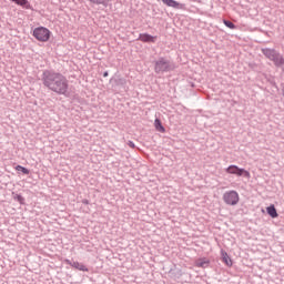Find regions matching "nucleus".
Returning <instances> with one entry per match:
<instances>
[{
  "instance_id": "1",
  "label": "nucleus",
  "mask_w": 284,
  "mask_h": 284,
  "mask_svg": "<svg viewBox=\"0 0 284 284\" xmlns=\"http://www.w3.org/2000/svg\"><path fill=\"white\" fill-rule=\"evenodd\" d=\"M43 84L45 88H49L52 92L57 94H67L68 93V79L61 73H54L47 71L43 77Z\"/></svg>"
},
{
  "instance_id": "2",
  "label": "nucleus",
  "mask_w": 284,
  "mask_h": 284,
  "mask_svg": "<svg viewBox=\"0 0 284 284\" xmlns=\"http://www.w3.org/2000/svg\"><path fill=\"white\" fill-rule=\"evenodd\" d=\"M32 37H34L37 41H40V43H48L50 37H52V32L45 27H38L33 29Z\"/></svg>"
},
{
  "instance_id": "3",
  "label": "nucleus",
  "mask_w": 284,
  "mask_h": 284,
  "mask_svg": "<svg viewBox=\"0 0 284 284\" xmlns=\"http://www.w3.org/2000/svg\"><path fill=\"white\" fill-rule=\"evenodd\" d=\"M223 201L226 205H239V201H241V196L239 195V192L232 190V191H226L223 194Z\"/></svg>"
},
{
  "instance_id": "4",
  "label": "nucleus",
  "mask_w": 284,
  "mask_h": 284,
  "mask_svg": "<svg viewBox=\"0 0 284 284\" xmlns=\"http://www.w3.org/2000/svg\"><path fill=\"white\" fill-rule=\"evenodd\" d=\"M262 52L265 55V58L270 59V61H273L275 63V65L284 64V59L275 50L263 49Z\"/></svg>"
},
{
  "instance_id": "5",
  "label": "nucleus",
  "mask_w": 284,
  "mask_h": 284,
  "mask_svg": "<svg viewBox=\"0 0 284 284\" xmlns=\"http://www.w3.org/2000/svg\"><path fill=\"white\" fill-rule=\"evenodd\" d=\"M170 70H172V65L170 64V61L165 60L164 58H160L158 61H155L154 72L156 74H161L163 72H170Z\"/></svg>"
},
{
  "instance_id": "6",
  "label": "nucleus",
  "mask_w": 284,
  "mask_h": 284,
  "mask_svg": "<svg viewBox=\"0 0 284 284\" xmlns=\"http://www.w3.org/2000/svg\"><path fill=\"white\" fill-rule=\"evenodd\" d=\"M226 174H234L235 176H245V179H250L252 175L250 171L245 169H241L237 165H230L225 169Z\"/></svg>"
},
{
  "instance_id": "7",
  "label": "nucleus",
  "mask_w": 284,
  "mask_h": 284,
  "mask_svg": "<svg viewBox=\"0 0 284 284\" xmlns=\"http://www.w3.org/2000/svg\"><path fill=\"white\" fill-rule=\"evenodd\" d=\"M162 3L168 6V8H174L175 10H183V8H185L184 4L176 2V0H162Z\"/></svg>"
},
{
  "instance_id": "8",
  "label": "nucleus",
  "mask_w": 284,
  "mask_h": 284,
  "mask_svg": "<svg viewBox=\"0 0 284 284\" xmlns=\"http://www.w3.org/2000/svg\"><path fill=\"white\" fill-rule=\"evenodd\" d=\"M67 265H71L74 270H79L80 272H89L88 266L83 263L71 262L70 260H65Z\"/></svg>"
},
{
  "instance_id": "9",
  "label": "nucleus",
  "mask_w": 284,
  "mask_h": 284,
  "mask_svg": "<svg viewBox=\"0 0 284 284\" xmlns=\"http://www.w3.org/2000/svg\"><path fill=\"white\" fill-rule=\"evenodd\" d=\"M139 41H142V43H156V37L148 33H141L139 36Z\"/></svg>"
},
{
  "instance_id": "10",
  "label": "nucleus",
  "mask_w": 284,
  "mask_h": 284,
  "mask_svg": "<svg viewBox=\"0 0 284 284\" xmlns=\"http://www.w3.org/2000/svg\"><path fill=\"white\" fill-rule=\"evenodd\" d=\"M194 265L195 267H202L203 270H205V267H210V258L200 257L195 260Z\"/></svg>"
},
{
  "instance_id": "11",
  "label": "nucleus",
  "mask_w": 284,
  "mask_h": 284,
  "mask_svg": "<svg viewBox=\"0 0 284 284\" xmlns=\"http://www.w3.org/2000/svg\"><path fill=\"white\" fill-rule=\"evenodd\" d=\"M221 256H222V261L226 265V267H232V265H234V262L232 261V258L230 257L227 252L221 251Z\"/></svg>"
},
{
  "instance_id": "12",
  "label": "nucleus",
  "mask_w": 284,
  "mask_h": 284,
  "mask_svg": "<svg viewBox=\"0 0 284 284\" xmlns=\"http://www.w3.org/2000/svg\"><path fill=\"white\" fill-rule=\"evenodd\" d=\"M92 6H103L104 8H108V6L112 2V0H87Z\"/></svg>"
},
{
  "instance_id": "13",
  "label": "nucleus",
  "mask_w": 284,
  "mask_h": 284,
  "mask_svg": "<svg viewBox=\"0 0 284 284\" xmlns=\"http://www.w3.org/2000/svg\"><path fill=\"white\" fill-rule=\"evenodd\" d=\"M266 212L272 219L278 217V212H276V207L274 205L267 206Z\"/></svg>"
},
{
  "instance_id": "14",
  "label": "nucleus",
  "mask_w": 284,
  "mask_h": 284,
  "mask_svg": "<svg viewBox=\"0 0 284 284\" xmlns=\"http://www.w3.org/2000/svg\"><path fill=\"white\" fill-rule=\"evenodd\" d=\"M155 125V130H158V132H165V128L163 126V124L161 123V120L156 119L154 122Z\"/></svg>"
},
{
  "instance_id": "15",
  "label": "nucleus",
  "mask_w": 284,
  "mask_h": 284,
  "mask_svg": "<svg viewBox=\"0 0 284 284\" xmlns=\"http://www.w3.org/2000/svg\"><path fill=\"white\" fill-rule=\"evenodd\" d=\"M17 172H21L23 174H30V170H28L26 166L17 165L16 166Z\"/></svg>"
},
{
  "instance_id": "16",
  "label": "nucleus",
  "mask_w": 284,
  "mask_h": 284,
  "mask_svg": "<svg viewBox=\"0 0 284 284\" xmlns=\"http://www.w3.org/2000/svg\"><path fill=\"white\" fill-rule=\"evenodd\" d=\"M223 23L226 26V28H230V30L236 29V26L232 21L223 20Z\"/></svg>"
},
{
  "instance_id": "17",
  "label": "nucleus",
  "mask_w": 284,
  "mask_h": 284,
  "mask_svg": "<svg viewBox=\"0 0 284 284\" xmlns=\"http://www.w3.org/2000/svg\"><path fill=\"white\" fill-rule=\"evenodd\" d=\"M14 200L18 201V203H20V205H23L26 203V199H23L20 194H17L14 196Z\"/></svg>"
},
{
  "instance_id": "18",
  "label": "nucleus",
  "mask_w": 284,
  "mask_h": 284,
  "mask_svg": "<svg viewBox=\"0 0 284 284\" xmlns=\"http://www.w3.org/2000/svg\"><path fill=\"white\" fill-rule=\"evenodd\" d=\"M129 145H130L131 148H135L134 142H132V141L129 142Z\"/></svg>"
},
{
  "instance_id": "19",
  "label": "nucleus",
  "mask_w": 284,
  "mask_h": 284,
  "mask_svg": "<svg viewBox=\"0 0 284 284\" xmlns=\"http://www.w3.org/2000/svg\"><path fill=\"white\" fill-rule=\"evenodd\" d=\"M103 77H108V72H104Z\"/></svg>"
}]
</instances>
